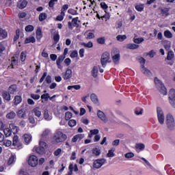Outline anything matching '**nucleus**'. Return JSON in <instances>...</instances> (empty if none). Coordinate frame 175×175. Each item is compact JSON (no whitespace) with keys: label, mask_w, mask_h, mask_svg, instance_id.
<instances>
[{"label":"nucleus","mask_w":175,"mask_h":175,"mask_svg":"<svg viewBox=\"0 0 175 175\" xmlns=\"http://www.w3.org/2000/svg\"><path fill=\"white\" fill-rule=\"evenodd\" d=\"M70 58H77L79 57V52L77 51H72L70 55Z\"/></svg>","instance_id":"nucleus-54"},{"label":"nucleus","mask_w":175,"mask_h":175,"mask_svg":"<svg viewBox=\"0 0 175 175\" xmlns=\"http://www.w3.org/2000/svg\"><path fill=\"white\" fill-rule=\"evenodd\" d=\"M154 84L157 90L162 95H167V90L165 87V85L162 83V81L159 80V79L157 77L154 78Z\"/></svg>","instance_id":"nucleus-2"},{"label":"nucleus","mask_w":175,"mask_h":175,"mask_svg":"<svg viewBox=\"0 0 175 175\" xmlns=\"http://www.w3.org/2000/svg\"><path fill=\"white\" fill-rule=\"evenodd\" d=\"M36 152L38 154H40V155H43V154H44L46 149H44V147L40 146L38 148H34Z\"/></svg>","instance_id":"nucleus-27"},{"label":"nucleus","mask_w":175,"mask_h":175,"mask_svg":"<svg viewBox=\"0 0 175 175\" xmlns=\"http://www.w3.org/2000/svg\"><path fill=\"white\" fill-rule=\"evenodd\" d=\"M33 113L36 117H38V118H40V117H42V109L39 107H35L33 109Z\"/></svg>","instance_id":"nucleus-14"},{"label":"nucleus","mask_w":175,"mask_h":175,"mask_svg":"<svg viewBox=\"0 0 175 175\" xmlns=\"http://www.w3.org/2000/svg\"><path fill=\"white\" fill-rule=\"evenodd\" d=\"M142 68V73H144V75H145L146 76H151V72L146 68V67L144 65L141 66Z\"/></svg>","instance_id":"nucleus-25"},{"label":"nucleus","mask_w":175,"mask_h":175,"mask_svg":"<svg viewBox=\"0 0 175 175\" xmlns=\"http://www.w3.org/2000/svg\"><path fill=\"white\" fill-rule=\"evenodd\" d=\"M43 116L45 121H51V120H53V116L49 113V110L47 109L44 111Z\"/></svg>","instance_id":"nucleus-15"},{"label":"nucleus","mask_w":175,"mask_h":175,"mask_svg":"<svg viewBox=\"0 0 175 175\" xmlns=\"http://www.w3.org/2000/svg\"><path fill=\"white\" fill-rule=\"evenodd\" d=\"M166 125L170 131H174L175 121L174 117L171 113H168L166 116Z\"/></svg>","instance_id":"nucleus-3"},{"label":"nucleus","mask_w":175,"mask_h":175,"mask_svg":"<svg viewBox=\"0 0 175 175\" xmlns=\"http://www.w3.org/2000/svg\"><path fill=\"white\" fill-rule=\"evenodd\" d=\"M2 96L3 98V99H5V100H8L9 102V100H11V96H10V93L6 91L3 92L2 93Z\"/></svg>","instance_id":"nucleus-24"},{"label":"nucleus","mask_w":175,"mask_h":175,"mask_svg":"<svg viewBox=\"0 0 175 175\" xmlns=\"http://www.w3.org/2000/svg\"><path fill=\"white\" fill-rule=\"evenodd\" d=\"M50 134V130L49 129H46L44 131H43L42 135H41V139H44L47 138V136Z\"/></svg>","instance_id":"nucleus-36"},{"label":"nucleus","mask_w":175,"mask_h":175,"mask_svg":"<svg viewBox=\"0 0 175 175\" xmlns=\"http://www.w3.org/2000/svg\"><path fill=\"white\" fill-rule=\"evenodd\" d=\"M164 36L167 39H172V38H173V33H172L169 30H165L164 31Z\"/></svg>","instance_id":"nucleus-33"},{"label":"nucleus","mask_w":175,"mask_h":175,"mask_svg":"<svg viewBox=\"0 0 175 175\" xmlns=\"http://www.w3.org/2000/svg\"><path fill=\"white\" fill-rule=\"evenodd\" d=\"M91 100L94 102L96 105L99 103V100H98V96L95 94H92L90 96Z\"/></svg>","instance_id":"nucleus-30"},{"label":"nucleus","mask_w":175,"mask_h":175,"mask_svg":"<svg viewBox=\"0 0 175 175\" xmlns=\"http://www.w3.org/2000/svg\"><path fill=\"white\" fill-rule=\"evenodd\" d=\"M133 42L137 44H140V43H142V42H144V38H134Z\"/></svg>","instance_id":"nucleus-51"},{"label":"nucleus","mask_w":175,"mask_h":175,"mask_svg":"<svg viewBox=\"0 0 175 175\" xmlns=\"http://www.w3.org/2000/svg\"><path fill=\"white\" fill-rule=\"evenodd\" d=\"M84 36L87 40H90V39H94V38H95V34L89 30L84 33Z\"/></svg>","instance_id":"nucleus-17"},{"label":"nucleus","mask_w":175,"mask_h":175,"mask_svg":"<svg viewBox=\"0 0 175 175\" xmlns=\"http://www.w3.org/2000/svg\"><path fill=\"white\" fill-rule=\"evenodd\" d=\"M8 92L11 95L16 94V92H17V86L16 85H12L10 86L8 88Z\"/></svg>","instance_id":"nucleus-21"},{"label":"nucleus","mask_w":175,"mask_h":175,"mask_svg":"<svg viewBox=\"0 0 175 175\" xmlns=\"http://www.w3.org/2000/svg\"><path fill=\"white\" fill-rule=\"evenodd\" d=\"M100 6L101 8H103V10H105V12H106V10H107V8H109V6H107V4H106V3L105 2H101L100 3Z\"/></svg>","instance_id":"nucleus-56"},{"label":"nucleus","mask_w":175,"mask_h":175,"mask_svg":"<svg viewBox=\"0 0 175 175\" xmlns=\"http://www.w3.org/2000/svg\"><path fill=\"white\" fill-rule=\"evenodd\" d=\"M17 116L19 118H24L25 117V112L23 109H20L17 111Z\"/></svg>","instance_id":"nucleus-39"},{"label":"nucleus","mask_w":175,"mask_h":175,"mask_svg":"<svg viewBox=\"0 0 175 175\" xmlns=\"http://www.w3.org/2000/svg\"><path fill=\"white\" fill-rule=\"evenodd\" d=\"M68 13H69L70 14H72V16H77L78 14L77 10L73 9H69L68 10Z\"/></svg>","instance_id":"nucleus-59"},{"label":"nucleus","mask_w":175,"mask_h":175,"mask_svg":"<svg viewBox=\"0 0 175 175\" xmlns=\"http://www.w3.org/2000/svg\"><path fill=\"white\" fill-rule=\"evenodd\" d=\"M66 56L65 55H60L59 56V57L57 58L56 63H60L62 64L63 62V61L65 59Z\"/></svg>","instance_id":"nucleus-57"},{"label":"nucleus","mask_w":175,"mask_h":175,"mask_svg":"<svg viewBox=\"0 0 175 175\" xmlns=\"http://www.w3.org/2000/svg\"><path fill=\"white\" fill-rule=\"evenodd\" d=\"M3 146H5V147H10L12 146V141L8 139L3 140Z\"/></svg>","instance_id":"nucleus-48"},{"label":"nucleus","mask_w":175,"mask_h":175,"mask_svg":"<svg viewBox=\"0 0 175 175\" xmlns=\"http://www.w3.org/2000/svg\"><path fill=\"white\" fill-rule=\"evenodd\" d=\"M120 57V51L117 48L113 49L112 50V61L116 65L119 64Z\"/></svg>","instance_id":"nucleus-6"},{"label":"nucleus","mask_w":175,"mask_h":175,"mask_svg":"<svg viewBox=\"0 0 175 175\" xmlns=\"http://www.w3.org/2000/svg\"><path fill=\"white\" fill-rule=\"evenodd\" d=\"M53 40H54L55 44H57V43H58V42H59V33H56L54 34Z\"/></svg>","instance_id":"nucleus-49"},{"label":"nucleus","mask_w":175,"mask_h":175,"mask_svg":"<svg viewBox=\"0 0 175 175\" xmlns=\"http://www.w3.org/2000/svg\"><path fill=\"white\" fill-rule=\"evenodd\" d=\"M98 67L94 66L92 70V75L93 77H98Z\"/></svg>","instance_id":"nucleus-38"},{"label":"nucleus","mask_w":175,"mask_h":175,"mask_svg":"<svg viewBox=\"0 0 175 175\" xmlns=\"http://www.w3.org/2000/svg\"><path fill=\"white\" fill-rule=\"evenodd\" d=\"M12 145L17 148H23V143L20 142L18 139V136L14 135L13 137Z\"/></svg>","instance_id":"nucleus-10"},{"label":"nucleus","mask_w":175,"mask_h":175,"mask_svg":"<svg viewBox=\"0 0 175 175\" xmlns=\"http://www.w3.org/2000/svg\"><path fill=\"white\" fill-rule=\"evenodd\" d=\"M64 17H65V12L62 10L60 15H58L56 17L55 21H62V20H64Z\"/></svg>","instance_id":"nucleus-32"},{"label":"nucleus","mask_w":175,"mask_h":175,"mask_svg":"<svg viewBox=\"0 0 175 175\" xmlns=\"http://www.w3.org/2000/svg\"><path fill=\"white\" fill-rule=\"evenodd\" d=\"M135 148H137V150H140L141 151H143V150L146 148V146L144 144H137L135 145Z\"/></svg>","instance_id":"nucleus-42"},{"label":"nucleus","mask_w":175,"mask_h":175,"mask_svg":"<svg viewBox=\"0 0 175 175\" xmlns=\"http://www.w3.org/2000/svg\"><path fill=\"white\" fill-rule=\"evenodd\" d=\"M76 121L75 120H70L68 122V125L69 126L73 127V126H76Z\"/></svg>","instance_id":"nucleus-62"},{"label":"nucleus","mask_w":175,"mask_h":175,"mask_svg":"<svg viewBox=\"0 0 175 175\" xmlns=\"http://www.w3.org/2000/svg\"><path fill=\"white\" fill-rule=\"evenodd\" d=\"M97 43H98V44H105V42H106V38H105V37H100L97 38L96 40Z\"/></svg>","instance_id":"nucleus-43"},{"label":"nucleus","mask_w":175,"mask_h":175,"mask_svg":"<svg viewBox=\"0 0 175 175\" xmlns=\"http://www.w3.org/2000/svg\"><path fill=\"white\" fill-rule=\"evenodd\" d=\"M66 135L62 133V131H57L53 136V142L58 144V143H62L66 140Z\"/></svg>","instance_id":"nucleus-1"},{"label":"nucleus","mask_w":175,"mask_h":175,"mask_svg":"<svg viewBox=\"0 0 175 175\" xmlns=\"http://www.w3.org/2000/svg\"><path fill=\"white\" fill-rule=\"evenodd\" d=\"M126 49H129V50H136V49H139V45L135 44H127L126 45Z\"/></svg>","instance_id":"nucleus-26"},{"label":"nucleus","mask_w":175,"mask_h":175,"mask_svg":"<svg viewBox=\"0 0 175 175\" xmlns=\"http://www.w3.org/2000/svg\"><path fill=\"white\" fill-rule=\"evenodd\" d=\"M169 8H164L161 10L162 14H164V16H167L169 14Z\"/></svg>","instance_id":"nucleus-63"},{"label":"nucleus","mask_w":175,"mask_h":175,"mask_svg":"<svg viewBox=\"0 0 175 175\" xmlns=\"http://www.w3.org/2000/svg\"><path fill=\"white\" fill-rule=\"evenodd\" d=\"M71 118H72V113L69 111L66 112L65 115V120H66V121H69V120Z\"/></svg>","instance_id":"nucleus-61"},{"label":"nucleus","mask_w":175,"mask_h":175,"mask_svg":"<svg viewBox=\"0 0 175 175\" xmlns=\"http://www.w3.org/2000/svg\"><path fill=\"white\" fill-rule=\"evenodd\" d=\"M62 76L64 80H69V79L72 77V70L70 68H68L66 70V72L62 74Z\"/></svg>","instance_id":"nucleus-12"},{"label":"nucleus","mask_w":175,"mask_h":175,"mask_svg":"<svg viewBox=\"0 0 175 175\" xmlns=\"http://www.w3.org/2000/svg\"><path fill=\"white\" fill-rule=\"evenodd\" d=\"M173 58H174V53L172 51H168L167 55V61H172Z\"/></svg>","instance_id":"nucleus-37"},{"label":"nucleus","mask_w":175,"mask_h":175,"mask_svg":"<svg viewBox=\"0 0 175 175\" xmlns=\"http://www.w3.org/2000/svg\"><path fill=\"white\" fill-rule=\"evenodd\" d=\"M36 35L38 40H40L41 38H43V34L42 33V29L38 28L36 32Z\"/></svg>","instance_id":"nucleus-35"},{"label":"nucleus","mask_w":175,"mask_h":175,"mask_svg":"<svg viewBox=\"0 0 175 175\" xmlns=\"http://www.w3.org/2000/svg\"><path fill=\"white\" fill-rule=\"evenodd\" d=\"M110 63V53L105 52L100 58V64L103 68H105L107 64Z\"/></svg>","instance_id":"nucleus-4"},{"label":"nucleus","mask_w":175,"mask_h":175,"mask_svg":"<svg viewBox=\"0 0 175 175\" xmlns=\"http://www.w3.org/2000/svg\"><path fill=\"white\" fill-rule=\"evenodd\" d=\"M26 58H27V52L23 51L21 53V61L22 62H24V61H25Z\"/></svg>","instance_id":"nucleus-50"},{"label":"nucleus","mask_w":175,"mask_h":175,"mask_svg":"<svg viewBox=\"0 0 175 175\" xmlns=\"http://www.w3.org/2000/svg\"><path fill=\"white\" fill-rule=\"evenodd\" d=\"M79 20V18H72L71 22L68 23V28L69 29H73L74 27H78L77 25V21Z\"/></svg>","instance_id":"nucleus-13"},{"label":"nucleus","mask_w":175,"mask_h":175,"mask_svg":"<svg viewBox=\"0 0 175 175\" xmlns=\"http://www.w3.org/2000/svg\"><path fill=\"white\" fill-rule=\"evenodd\" d=\"M8 38V32L5 29L0 27V40L6 39Z\"/></svg>","instance_id":"nucleus-19"},{"label":"nucleus","mask_w":175,"mask_h":175,"mask_svg":"<svg viewBox=\"0 0 175 175\" xmlns=\"http://www.w3.org/2000/svg\"><path fill=\"white\" fill-rule=\"evenodd\" d=\"M49 98H50V94L49 93L44 94L41 96V99H44L45 102H47V100H49Z\"/></svg>","instance_id":"nucleus-53"},{"label":"nucleus","mask_w":175,"mask_h":175,"mask_svg":"<svg viewBox=\"0 0 175 175\" xmlns=\"http://www.w3.org/2000/svg\"><path fill=\"white\" fill-rule=\"evenodd\" d=\"M114 151H116V149L114 148H111L108 151V153L107 154L108 158H113V157H114Z\"/></svg>","instance_id":"nucleus-45"},{"label":"nucleus","mask_w":175,"mask_h":175,"mask_svg":"<svg viewBox=\"0 0 175 175\" xmlns=\"http://www.w3.org/2000/svg\"><path fill=\"white\" fill-rule=\"evenodd\" d=\"M80 88H81V86L80 85H68L67 88V90H68L69 91H72V92H75V90H75L76 91H79Z\"/></svg>","instance_id":"nucleus-20"},{"label":"nucleus","mask_w":175,"mask_h":175,"mask_svg":"<svg viewBox=\"0 0 175 175\" xmlns=\"http://www.w3.org/2000/svg\"><path fill=\"white\" fill-rule=\"evenodd\" d=\"M35 27H33V26L29 25L25 27V31H26V32H32V31H33Z\"/></svg>","instance_id":"nucleus-47"},{"label":"nucleus","mask_w":175,"mask_h":175,"mask_svg":"<svg viewBox=\"0 0 175 175\" xmlns=\"http://www.w3.org/2000/svg\"><path fill=\"white\" fill-rule=\"evenodd\" d=\"M27 5H28L27 1L20 0L17 3V8H18V9H24V8H27Z\"/></svg>","instance_id":"nucleus-16"},{"label":"nucleus","mask_w":175,"mask_h":175,"mask_svg":"<svg viewBox=\"0 0 175 175\" xmlns=\"http://www.w3.org/2000/svg\"><path fill=\"white\" fill-rule=\"evenodd\" d=\"M36 42V40L35 39V37H28L25 40V44H28V43H35Z\"/></svg>","instance_id":"nucleus-28"},{"label":"nucleus","mask_w":175,"mask_h":175,"mask_svg":"<svg viewBox=\"0 0 175 175\" xmlns=\"http://www.w3.org/2000/svg\"><path fill=\"white\" fill-rule=\"evenodd\" d=\"M116 39H117V40H118V42H124V40H125V39H126V36H125V35H118L116 36Z\"/></svg>","instance_id":"nucleus-41"},{"label":"nucleus","mask_w":175,"mask_h":175,"mask_svg":"<svg viewBox=\"0 0 175 175\" xmlns=\"http://www.w3.org/2000/svg\"><path fill=\"white\" fill-rule=\"evenodd\" d=\"M81 45L87 49H92L94 47V44L91 41H89L88 43L82 42Z\"/></svg>","instance_id":"nucleus-31"},{"label":"nucleus","mask_w":175,"mask_h":175,"mask_svg":"<svg viewBox=\"0 0 175 175\" xmlns=\"http://www.w3.org/2000/svg\"><path fill=\"white\" fill-rule=\"evenodd\" d=\"M169 99L170 103L173 107H175V90L174 89H171L169 92Z\"/></svg>","instance_id":"nucleus-9"},{"label":"nucleus","mask_w":175,"mask_h":175,"mask_svg":"<svg viewBox=\"0 0 175 175\" xmlns=\"http://www.w3.org/2000/svg\"><path fill=\"white\" fill-rule=\"evenodd\" d=\"M124 157L129 159L130 158H133L135 157V154H133V152H128L124 154Z\"/></svg>","instance_id":"nucleus-60"},{"label":"nucleus","mask_w":175,"mask_h":175,"mask_svg":"<svg viewBox=\"0 0 175 175\" xmlns=\"http://www.w3.org/2000/svg\"><path fill=\"white\" fill-rule=\"evenodd\" d=\"M16 161V157L12 155L8 160V165H12Z\"/></svg>","instance_id":"nucleus-55"},{"label":"nucleus","mask_w":175,"mask_h":175,"mask_svg":"<svg viewBox=\"0 0 175 175\" xmlns=\"http://www.w3.org/2000/svg\"><path fill=\"white\" fill-rule=\"evenodd\" d=\"M23 100V98H21V96H16L14 99V104L17 106V105H20L21 103V101Z\"/></svg>","instance_id":"nucleus-29"},{"label":"nucleus","mask_w":175,"mask_h":175,"mask_svg":"<svg viewBox=\"0 0 175 175\" xmlns=\"http://www.w3.org/2000/svg\"><path fill=\"white\" fill-rule=\"evenodd\" d=\"M47 18V14L42 12L39 15L40 21H44Z\"/></svg>","instance_id":"nucleus-40"},{"label":"nucleus","mask_w":175,"mask_h":175,"mask_svg":"<svg viewBox=\"0 0 175 175\" xmlns=\"http://www.w3.org/2000/svg\"><path fill=\"white\" fill-rule=\"evenodd\" d=\"M23 139L25 140V144H29L30 142H32V135L29 134H25L23 135Z\"/></svg>","instance_id":"nucleus-18"},{"label":"nucleus","mask_w":175,"mask_h":175,"mask_svg":"<svg viewBox=\"0 0 175 175\" xmlns=\"http://www.w3.org/2000/svg\"><path fill=\"white\" fill-rule=\"evenodd\" d=\"M17 64H18L17 59H16V57H12L11 60V66H12V68H14V66H16Z\"/></svg>","instance_id":"nucleus-58"},{"label":"nucleus","mask_w":175,"mask_h":175,"mask_svg":"<svg viewBox=\"0 0 175 175\" xmlns=\"http://www.w3.org/2000/svg\"><path fill=\"white\" fill-rule=\"evenodd\" d=\"M112 146L113 147H118V146H120V139H115L113 142H112Z\"/></svg>","instance_id":"nucleus-64"},{"label":"nucleus","mask_w":175,"mask_h":175,"mask_svg":"<svg viewBox=\"0 0 175 175\" xmlns=\"http://www.w3.org/2000/svg\"><path fill=\"white\" fill-rule=\"evenodd\" d=\"M99 133V130L98 129H93V130H90V133L88 135V137L89 139L92 138V136H96V135H98Z\"/></svg>","instance_id":"nucleus-22"},{"label":"nucleus","mask_w":175,"mask_h":175,"mask_svg":"<svg viewBox=\"0 0 175 175\" xmlns=\"http://www.w3.org/2000/svg\"><path fill=\"white\" fill-rule=\"evenodd\" d=\"M39 163V159L36 155H31L29 157L28 165L31 167H36Z\"/></svg>","instance_id":"nucleus-7"},{"label":"nucleus","mask_w":175,"mask_h":175,"mask_svg":"<svg viewBox=\"0 0 175 175\" xmlns=\"http://www.w3.org/2000/svg\"><path fill=\"white\" fill-rule=\"evenodd\" d=\"M6 118L8 119V120H13L14 118H16V113L14 111H10V113H8L7 115H6Z\"/></svg>","instance_id":"nucleus-34"},{"label":"nucleus","mask_w":175,"mask_h":175,"mask_svg":"<svg viewBox=\"0 0 175 175\" xmlns=\"http://www.w3.org/2000/svg\"><path fill=\"white\" fill-rule=\"evenodd\" d=\"M43 140L44 139H40L39 142L40 147H43L46 150V148H47V144H46Z\"/></svg>","instance_id":"nucleus-52"},{"label":"nucleus","mask_w":175,"mask_h":175,"mask_svg":"<svg viewBox=\"0 0 175 175\" xmlns=\"http://www.w3.org/2000/svg\"><path fill=\"white\" fill-rule=\"evenodd\" d=\"M92 152L96 157H99V155H100V150L98 148H93Z\"/></svg>","instance_id":"nucleus-44"},{"label":"nucleus","mask_w":175,"mask_h":175,"mask_svg":"<svg viewBox=\"0 0 175 175\" xmlns=\"http://www.w3.org/2000/svg\"><path fill=\"white\" fill-rule=\"evenodd\" d=\"M4 135H5L6 137H9L10 135H12V131L10 130L9 128H6L3 130Z\"/></svg>","instance_id":"nucleus-46"},{"label":"nucleus","mask_w":175,"mask_h":175,"mask_svg":"<svg viewBox=\"0 0 175 175\" xmlns=\"http://www.w3.org/2000/svg\"><path fill=\"white\" fill-rule=\"evenodd\" d=\"M97 117H98V118H100L103 122L106 123L109 121L107 116H106L105 113L100 110L97 111Z\"/></svg>","instance_id":"nucleus-11"},{"label":"nucleus","mask_w":175,"mask_h":175,"mask_svg":"<svg viewBox=\"0 0 175 175\" xmlns=\"http://www.w3.org/2000/svg\"><path fill=\"white\" fill-rule=\"evenodd\" d=\"M10 129H11L12 133L14 135H16L18 132V126L14 125V124H10Z\"/></svg>","instance_id":"nucleus-23"},{"label":"nucleus","mask_w":175,"mask_h":175,"mask_svg":"<svg viewBox=\"0 0 175 175\" xmlns=\"http://www.w3.org/2000/svg\"><path fill=\"white\" fill-rule=\"evenodd\" d=\"M157 114L158 122L161 125H163L165 124V113H163V110H162V108H157Z\"/></svg>","instance_id":"nucleus-5"},{"label":"nucleus","mask_w":175,"mask_h":175,"mask_svg":"<svg viewBox=\"0 0 175 175\" xmlns=\"http://www.w3.org/2000/svg\"><path fill=\"white\" fill-rule=\"evenodd\" d=\"M106 163V159H98L94 161L93 163V167L95 169H100V167L103 165H105Z\"/></svg>","instance_id":"nucleus-8"}]
</instances>
